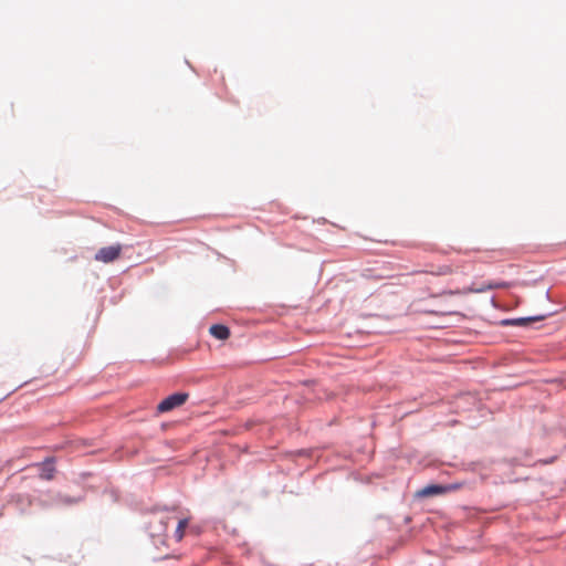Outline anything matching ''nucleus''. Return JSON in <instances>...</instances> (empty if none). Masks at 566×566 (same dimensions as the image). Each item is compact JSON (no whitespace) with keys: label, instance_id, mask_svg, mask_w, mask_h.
Returning a JSON list of instances; mask_svg holds the SVG:
<instances>
[{"label":"nucleus","instance_id":"nucleus-9","mask_svg":"<svg viewBox=\"0 0 566 566\" xmlns=\"http://www.w3.org/2000/svg\"><path fill=\"white\" fill-rule=\"evenodd\" d=\"M542 318H543V316H538V317H521V318H516V319H512V321H505L504 323L505 324L524 326V325H527L531 322H535V321H538V319H542Z\"/></svg>","mask_w":566,"mask_h":566},{"label":"nucleus","instance_id":"nucleus-5","mask_svg":"<svg viewBox=\"0 0 566 566\" xmlns=\"http://www.w3.org/2000/svg\"><path fill=\"white\" fill-rule=\"evenodd\" d=\"M40 467V478L43 480H52L55 473L54 459L48 458L43 461Z\"/></svg>","mask_w":566,"mask_h":566},{"label":"nucleus","instance_id":"nucleus-2","mask_svg":"<svg viewBox=\"0 0 566 566\" xmlns=\"http://www.w3.org/2000/svg\"><path fill=\"white\" fill-rule=\"evenodd\" d=\"M189 398L187 392H175L165 398L158 406L157 411L165 413L182 406Z\"/></svg>","mask_w":566,"mask_h":566},{"label":"nucleus","instance_id":"nucleus-11","mask_svg":"<svg viewBox=\"0 0 566 566\" xmlns=\"http://www.w3.org/2000/svg\"><path fill=\"white\" fill-rule=\"evenodd\" d=\"M61 501H62L63 503H67V504H71V503H74V502H75V501H73V500H71V499H69V497H62V499H61Z\"/></svg>","mask_w":566,"mask_h":566},{"label":"nucleus","instance_id":"nucleus-4","mask_svg":"<svg viewBox=\"0 0 566 566\" xmlns=\"http://www.w3.org/2000/svg\"><path fill=\"white\" fill-rule=\"evenodd\" d=\"M452 486L448 485H438V484H431L422 488L420 491H418V495L422 497L433 496L443 494L450 490H452Z\"/></svg>","mask_w":566,"mask_h":566},{"label":"nucleus","instance_id":"nucleus-3","mask_svg":"<svg viewBox=\"0 0 566 566\" xmlns=\"http://www.w3.org/2000/svg\"><path fill=\"white\" fill-rule=\"evenodd\" d=\"M122 253V245L120 244H114L109 247L101 248L96 254L95 260L103 263H109L119 258Z\"/></svg>","mask_w":566,"mask_h":566},{"label":"nucleus","instance_id":"nucleus-6","mask_svg":"<svg viewBox=\"0 0 566 566\" xmlns=\"http://www.w3.org/2000/svg\"><path fill=\"white\" fill-rule=\"evenodd\" d=\"M210 334L218 339H227L230 336V329L221 324H216L210 327Z\"/></svg>","mask_w":566,"mask_h":566},{"label":"nucleus","instance_id":"nucleus-1","mask_svg":"<svg viewBox=\"0 0 566 566\" xmlns=\"http://www.w3.org/2000/svg\"><path fill=\"white\" fill-rule=\"evenodd\" d=\"M172 520L174 517L168 514H155L150 516L147 523V532L155 546L159 547L168 545L167 530Z\"/></svg>","mask_w":566,"mask_h":566},{"label":"nucleus","instance_id":"nucleus-8","mask_svg":"<svg viewBox=\"0 0 566 566\" xmlns=\"http://www.w3.org/2000/svg\"><path fill=\"white\" fill-rule=\"evenodd\" d=\"M424 272L430 273L432 275L442 276V275L451 274L453 272V270H452L451 265L443 264V265L438 266L437 269L426 270Z\"/></svg>","mask_w":566,"mask_h":566},{"label":"nucleus","instance_id":"nucleus-7","mask_svg":"<svg viewBox=\"0 0 566 566\" xmlns=\"http://www.w3.org/2000/svg\"><path fill=\"white\" fill-rule=\"evenodd\" d=\"M188 518H181L178 521L177 527L172 535L176 542H180L184 538L185 530L188 526Z\"/></svg>","mask_w":566,"mask_h":566},{"label":"nucleus","instance_id":"nucleus-10","mask_svg":"<svg viewBox=\"0 0 566 566\" xmlns=\"http://www.w3.org/2000/svg\"><path fill=\"white\" fill-rule=\"evenodd\" d=\"M502 286H503V284H497V283L492 284V283H491V284H488V285H483V286H481V287H479V289H469V292H476V293H481V292H484V291H486V290L499 289V287H502Z\"/></svg>","mask_w":566,"mask_h":566}]
</instances>
